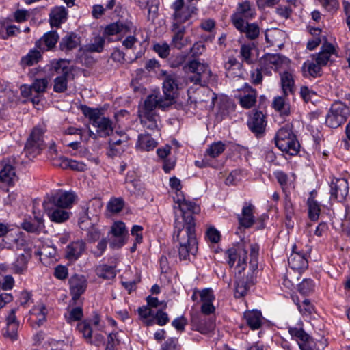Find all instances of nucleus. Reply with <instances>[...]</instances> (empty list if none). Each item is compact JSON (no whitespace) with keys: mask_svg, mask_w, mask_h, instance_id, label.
Masks as SVG:
<instances>
[{"mask_svg":"<svg viewBox=\"0 0 350 350\" xmlns=\"http://www.w3.org/2000/svg\"><path fill=\"white\" fill-rule=\"evenodd\" d=\"M170 186L176 191L174 200L177 208L182 212L180 217L176 216L173 238L179 243L178 252L181 260H186L189 254H196L198 251V242L196 235V224L191 213H197L199 208L195 203L186 200L180 193L182 185L180 180L172 177L170 179Z\"/></svg>","mask_w":350,"mask_h":350,"instance_id":"obj_1","label":"nucleus"},{"mask_svg":"<svg viewBox=\"0 0 350 350\" xmlns=\"http://www.w3.org/2000/svg\"><path fill=\"white\" fill-rule=\"evenodd\" d=\"M247 249L250 250L251 260L250 262L249 270L251 271L250 281H253V278L258 268L257 256L259 251V246L257 244H250L245 242H241L234 245L226 251L228 263L230 267L235 265V270L239 275L246 267V258Z\"/></svg>","mask_w":350,"mask_h":350,"instance_id":"obj_2","label":"nucleus"},{"mask_svg":"<svg viewBox=\"0 0 350 350\" xmlns=\"http://www.w3.org/2000/svg\"><path fill=\"white\" fill-rule=\"evenodd\" d=\"M83 111L84 115L90 120L92 125L96 128V133L90 130L87 131L88 138L96 139L98 136L106 137L112 132L111 121L103 116L99 109L85 107Z\"/></svg>","mask_w":350,"mask_h":350,"instance_id":"obj_3","label":"nucleus"},{"mask_svg":"<svg viewBox=\"0 0 350 350\" xmlns=\"http://www.w3.org/2000/svg\"><path fill=\"white\" fill-rule=\"evenodd\" d=\"M275 141L277 147L281 151L290 155H295L299 150V144L289 124L282 127L278 131Z\"/></svg>","mask_w":350,"mask_h":350,"instance_id":"obj_4","label":"nucleus"},{"mask_svg":"<svg viewBox=\"0 0 350 350\" xmlns=\"http://www.w3.org/2000/svg\"><path fill=\"white\" fill-rule=\"evenodd\" d=\"M164 77L162 90L163 93V98L166 104L163 105H172L178 95L179 90L181 89V83L180 77L175 73H167L163 72Z\"/></svg>","mask_w":350,"mask_h":350,"instance_id":"obj_5","label":"nucleus"},{"mask_svg":"<svg viewBox=\"0 0 350 350\" xmlns=\"http://www.w3.org/2000/svg\"><path fill=\"white\" fill-rule=\"evenodd\" d=\"M350 115L349 108L341 102L334 103L326 116V124L332 128H337L344 123Z\"/></svg>","mask_w":350,"mask_h":350,"instance_id":"obj_6","label":"nucleus"},{"mask_svg":"<svg viewBox=\"0 0 350 350\" xmlns=\"http://www.w3.org/2000/svg\"><path fill=\"white\" fill-rule=\"evenodd\" d=\"M45 131V127L42 126H35L33 129L25 147L27 154L34 157L44 148V135Z\"/></svg>","mask_w":350,"mask_h":350,"instance_id":"obj_7","label":"nucleus"},{"mask_svg":"<svg viewBox=\"0 0 350 350\" xmlns=\"http://www.w3.org/2000/svg\"><path fill=\"white\" fill-rule=\"evenodd\" d=\"M215 299L213 291L210 288L202 290L194 289L191 296V299L193 301L201 304V312L206 315L215 312V307L213 304Z\"/></svg>","mask_w":350,"mask_h":350,"instance_id":"obj_8","label":"nucleus"},{"mask_svg":"<svg viewBox=\"0 0 350 350\" xmlns=\"http://www.w3.org/2000/svg\"><path fill=\"white\" fill-rule=\"evenodd\" d=\"M256 15L255 9L249 1L239 3L235 12L232 15L231 20L237 29L243 28V23L245 20H250Z\"/></svg>","mask_w":350,"mask_h":350,"instance_id":"obj_9","label":"nucleus"},{"mask_svg":"<svg viewBox=\"0 0 350 350\" xmlns=\"http://www.w3.org/2000/svg\"><path fill=\"white\" fill-rule=\"evenodd\" d=\"M44 213L51 222L62 224L68 221L71 215L70 211L56 206L46 200L42 203Z\"/></svg>","mask_w":350,"mask_h":350,"instance_id":"obj_10","label":"nucleus"},{"mask_svg":"<svg viewBox=\"0 0 350 350\" xmlns=\"http://www.w3.org/2000/svg\"><path fill=\"white\" fill-rule=\"evenodd\" d=\"M288 333L296 340L301 350H315V342L304 330L301 323L297 327H289Z\"/></svg>","mask_w":350,"mask_h":350,"instance_id":"obj_11","label":"nucleus"},{"mask_svg":"<svg viewBox=\"0 0 350 350\" xmlns=\"http://www.w3.org/2000/svg\"><path fill=\"white\" fill-rule=\"evenodd\" d=\"M77 196L72 191H58L55 194L48 196L44 200L70 211L77 200Z\"/></svg>","mask_w":350,"mask_h":350,"instance_id":"obj_12","label":"nucleus"},{"mask_svg":"<svg viewBox=\"0 0 350 350\" xmlns=\"http://www.w3.org/2000/svg\"><path fill=\"white\" fill-rule=\"evenodd\" d=\"M172 8L174 11L173 18L174 22L181 25L188 21L194 14L196 8L189 5H185V0H175L172 5Z\"/></svg>","mask_w":350,"mask_h":350,"instance_id":"obj_13","label":"nucleus"},{"mask_svg":"<svg viewBox=\"0 0 350 350\" xmlns=\"http://www.w3.org/2000/svg\"><path fill=\"white\" fill-rule=\"evenodd\" d=\"M77 329L87 342L98 347L104 343V336L96 332L93 334V327L90 322L83 321L79 323Z\"/></svg>","mask_w":350,"mask_h":350,"instance_id":"obj_14","label":"nucleus"},{"mask_svg":"<svg viewBox=\"0 0 350 350\" xmlns=\"http://www.w3.org/2000/svg\"><path fill=\"white\" fill-rule=\"evenodd\" d=\"M187 80L194 84L205 85L211 77V72L208 67H188Z\"/></svg>","mask_w":350,"mask_h":350,"instance_id":"obj_15","label":"nucleus"},{"mask_svg":"<svg viewBox=\"0 0 350 350\" xmlns=\"http://www.w3.org/2000/svg\"><path fill=\"white\" fill-rule=\"evenodd\" d=\"M191 325L193 330L205 335L213 331L215 326L214 321L211 319L198 314L191 316Z\"/></svg>","mask_w":350,"mask_h":350,"instance_id":"obj_16","label":"nucleus"},{"mask_svg":"<svg viewBox=\"0 0 350 350\" xmlns=\"http://www.w3.org/2000/svg\"><path fill=\"white\" fill-rule=\"evenodd\" d=\"M349 192V185L345 178H333L330 183V195L332 198L343 201Z\"/></svg>","mask_w":350,"mask_h":350,"instance_id":"obj_17","label":"nucleus"},{"mask_svg":"<svg viewBox=\"0 0 350 350\" xmlns=\"http://www.w3.org/2000/svg\"><path fill=\"white\" fill-rule=\"evenodd\" d=\"M17 180L15 168L10 161L0 162V183L7 186L13 185Z\"/></svg>","mask_w":350,"mask_h":350,"instance_id":"obj_18","label":"nucleus"},{"mask_svg":"<svg viewBox=\"0 0 350 350\" xmlns=\"http://www.w3.org/2000/svg\"><path fill=\"white\" fill-rule=\"evenodd\" d=\"M16 309L14 308L10 310L6 317V327L3 331V336L12 341L18 339V329L19 327V321L16 316Z\"/></svg>","mask_w":350,"mask_h":350,"instance_id":"obj_19","label":"nucleus"},{"mask_svg":"<svg viewBox=\"0 0 350 350\" xmlns=\"http://www.w3.org/2000/svg\"><path fill=\"white\" fill-rule=\"evenodd\" d=\"M70 293L72 296L73 302L79 301L81 295H82L87 287V281L84 276L75 275L71 277L69 281Z\"/></svg>","mask_w":350,"mask_h":350,"instance_id":"obj_20","label":"nucleus"},{"mask_svg":"<svg viewBox=\"0 0 350 350\" xmlns=\"http://www.w3.org/2000/svg\"><path fill=\"white\" fill-rule=\"evenodd\" d=\"M280 84L284 95L294 94L295 92V82L294 73L288 70L279 72Z\"/></svg>","mask_w":350,"mask_h":350,"instance_id":"obj_21","label":"nucleus"},{"mask_svg":"<svg viewBox=\"0 0 350 350\" xmlns=\"http://www.w3.org/2000/svg\"><path fill=\"white\" fill-rule=\"evenodd\" d=\"M239 92L240 94L237 98L243 107L250 109L254 105L257 96L256 91L254 89L245 83L243 88L239 90Z\"/></svg>","mask_w":350,"mask_h":350,"instance_id":"obj_22","label":"nucleus"},{"mask_svg":"<svg viewBox=\"0 0 350 350\" xmlns=\"http://www.w3.org/2000/svg\"><path fill=\"white\" fill-rule=\"evenodd\" d=\"M164 101L165 99L159 96V92H154L146 98L139 112H154V109L157 107L162 109L169 107L170 105H163L164 103L166 104Z\"/></svg>","mask_w":350,"mask_h":350,"instance_id":"obj_23","label":"nucleus"},{"mask_svg":"<svg viewBox=\"0 0 350 350\" xmlns=\"http://www.w3.org/2000/svg\"><path fill=\"white\" fill-rule=\"evenodd\" d=\"M47 310L42 303L34 306L29 312V321L33 327L42 325L46 319Z\"/></svg>","mask_w":350,"mask_h":350,"instance_id":"obj_24","label":"nucleus"},{"mask_svg":"<svg viewBox=\"0 0 350 350\" xmlns=\"http://www.w3.org/2000/svg\"><path fill=\"white\" fill-rule=\"evenodd\" d=\"M111 232L117 238V240H113L111 242V246L116 247L123 246L126 243L125 238L128 235L124 223L122 221L114 222L111 226Z\"/></svg>","mask_w":350,"mask_h":350,"instance_id":"obj_25","label":"nucleus"},{"mask_svg":"<svg viewBox=\"0 0 350 350\" xmlns=\"http://www.w3.org/2000/svg\"><path fill=\"white\" fill-rule=\"evenodd\" d=\"M247 124L251 131L256 133H261L266 126L265 116L262 111H253L247 121Z\"/></svg>","mask_w":350,"mask_h":350,"instance_id":"obj_26","label":"nucleus"},{"mask_svg":"<svg viewBox=\"0 0 350 350\" xmlns=\"http://www.w3.org/2000/svg\"><path fill=\"white\" fill-rule=\"evenodd\" d=\"M254 206L250 203L245 202L242 208L241 213L238 215L239 225L243 228H250L254 223Z\"/></svg>","mask_w":350,"mask_h":350,"instance_id":"obj_27","label":"nucleus"},{"mask_svg":"<svg viewBox=\"0 0 350 350\" xmlns=\"http://www.w3.org/2000/svg\"><path fill=\"white\" fill-rule=\"evenodd\" d=\"M59 36L55 31H49L45 33L36 42V46L42 51L53 49L57 42Z\"/></svg>","mask_w":350,"mask_h":350,"instance_id":"obj_28","label":"nucleus"},{"mask_svg":"<svg viewBox=\"0 0 350 350\" xmlns=\"http://www.w3.org/2000/svg\"><path fill=\"white\" fill-rule=\"evenodd\" d=\"M289 267L295 271L301 272L307 269L308 266V260L304 254L293 252L288 257Z\"/></svg>","mask_w":350,"mask_h":350,"instance_id":"obj_29","label":"nucleus"},{"mask_svg":"<svg viewBox=\"0 0 350 350\" xmlns=\"http://www.w3.org/2000/svg\"><path fill=\"white\" fill-rule=\"evenodd\" d=\"M85 243L82 240H78L69 244L66 247V256L70 260H77L83 253Z\"/></svg>","mask_w":350,"mask_h":350,"instance_id":"obj_30","label":"nucleus"},{"mask_svg":"<svg viewBox=\"0 0 350 350\" xmlns=\"http://www.w3.org/2000/svg\"><path fill=\"white\" fill-rule=\"evenodd\" d=\"M67 68L68 67H64L62 75L54 79L53 90L57 93L64 92L67 90L68 80L73 79L72 74Z\"/></svg>","mask_w":350,"mask_h":350,"instance_id":"obj_31","label":"nucleus"},{"mask_svg":"<svg viewBox=\"0 0 350 350\" xmlns=\"http://www.w3.org/2000/svg\"><path fill=\"white\" fill-rule=\"evenodd\" d=\"M284 31L279 29H267L265 32L266 41L271 46L281 48L284 44Z\"/></svg>","mask_w":350,"mask_h":350,"instance_id":"obj_32","label":"nucleus"},{"mask_svg":"<svg viewBox=\"0 0 350 350\" xmlns=\"http://www.w3.org/2000/svg\"><path fill=\"white\" fill-rule=\"evenodd\" d=\"M288 95L277 96L273 98L272 107L282 116H288L291 113V105L287 100Z\"/></svg>","mask_w":350,"mask_h":350,"instance_id":"obj_33","label":"nucleus"},{"mask_svg":"<svg viewBox=\"0 0 350 350\" xmlns=\"http://www.w3.org/2000/svg\"><path fill=\"white\" fill-rule=\"evenodd\" d=\"M335 54V49L332 44L326 43L322 46L321 51L316 55V62L319 66L333 62L332 56Z\"/></svg>","mask_w":350,"mask_h":350,"instance_id":"obj_34","label":"nucleus"},{"mask_svg":"<svg viewBox=\"0 0 350 350\" xmlns=\"http://www.w3.org/2000/svg\"><path fill=\"white\" fill-rule=\"evenodd\" d=\"M172 31L174 32V36L172 40V45L178 49H182L185 43L184 42L183 38L185 33V26H182L177 23H173L172 25Z\"/></svg>","mask_w":350,"mask_h":350,"instance_id":"obj_35","label":"nucleus"},{"mask_svg":"<svg viewBox=\"0 0 350 350\" xmlns=\"http://www.w3.org/2000/svg\"><path fill=\"white\" fill-rule=\"evenodd\" d=\"M21 227L28 232L38 234L44 229V221L42 217L35 216L33 221H24Z\"/></svg>","mask_w":350,"mask_h":350,"instance_id":"obj_36","label":"nucleus"},{"mask_svg":"<svg viewBox=\"0 0 350 350\" xmlns=\"http://www.w3.org/2000/svg\"><path fill=\"white\" fill-rule=\"evenodd\" d=\"M250 274L251 271L248 270L245 280L241 275H239V280L237 282L235 286V296L237 297L244 296L247 293L250 286L254 283V281H250ZM254 275H256V273ZM254 278L255 275H254L253 280H254Z\"/></svg>","mask_w":350,"mask_h":350,"instance_id":"obj_37","label":"nucleus"},{"mask_svg":"<svg viewBox=\"0 0 350 350\" xmlns=\"http://www.w3.org/2000/svg\"><path fill=\"white\" fill-rule=\"evenodd\" d=\"M54 165L64 169L70 168L77 171H84L86 170V165L83 162L69 159L66 157H60L59 160L54 163Z\"/></svg>","mask_w":350,"mask_h":350,"instance_id":"obj_38","label":"nucleus"},{"mask_svg":"<svg viewBox=\"0 0 350 350\" xmlns=\"http://www.w3.org/2000/svg\"><path fill=\"white\" fill-rule=\"evenodd\" d=\"M80 43L79 37L75 33L66 35L60 42L59 47L62 51H70L77 47Z\"/></svg>","mask_w":350,"mask_h":350,"instance_id":"obj_39","label":"nucleus"},{"mask_svg":"<svg viewBox=\"0 0 350 350\" xmlns=\"http://www.w3.org/2000/svg\"><path fill=\"white\" fill-rule=\"evenodd\" d=\"M67 16V11L64 7H57L50 13V23L52 27H59L64 23Z\"/></svg>","mask_w":350,"mask_h":350,"instance_id":"obj_40","label":"nucleus"},{"mask_svg":"<svg viewBox=\"0 0 350 350\" xmlns=\"http://www.w3.org/2000/svg\"><path fill=\"white\" fill-rule=\"evenodd\" d=\"M244 318L252 329H257L262 325V314L258 310L245 312Z\"/></svg>","mask_w":350,"mask_h":350,"instance_id":"obj_41","label":"nucleus"},{"mask_svg":"<svg viewBox=\"0 0 350 350\" xmlns=\"http://www.w3.org/2000/svg\"><path fill=\"white\" fill-rule=\"evenodd\" d=\"M141 122L144 126L153 130L158 127L159 117L154 112H139Z\"/></svg>","mask_w":350,"mask_h":350,"instance_id":"obj_42","label":"nucleus"},{"mask_svg":"<svg viewBox=\"0 0 350 350\" xmlns=\"http://www.w3.org/2000/svg\"><path fill=\"white\" fill-rule=\"evenodd\" d=\"M75 302L70 301V304L68 307V312L65 314V318L68 323H70L73 321L80 320L83 315V309L79 304H77V306H72V304Z\"/></svg>","mask_w":350,"mask_h":350,"instance_id":"obj_43","label":"nucleus"},{"mask_svg":"<svg viewBox=\"0 0 350 350\" xmlns=\"http://www.w3.org/2000/svg\"><path fill=\"white\" fill-rule=\"evenodd\" d=\"M157 146V142L149 135H140L138 137L137 148L142 151H150Z\"/></svg>","mask_w":350,"mask_h":350,"instance_id":"obj_44","label":"nucleus"},{"mask_svg":"<svg viewBox=\"0 0 350 350\" xmlns=\"http://www.w3.org/2000/svg\"><path fill=\"white\" fill-rule=\"evenodd\" d=\"M129 27L121 22L113 23L108 25L105 32L107 35H115L118 33H126L129 32Z\"/></svg>","mask_w":350,"mask_h":350,"instance_id":"obj_45","label":"nucleus"},{"mask_svg":"<svg viewBox=\"0 0 350 350\" xmlns=\"http://www.w3.org/2000/svg\"><path fill=\"white\" fill-rule=\"evenodd\" d=\"M31 258V253L21 254L13 264V269L16 273H21L27 269V262Z\"/></svg>","mask_w":350,"mask_h":350,"instance_id":"obj_46","label":"nucleus"},{"mask_svg":"<svg viewBox=\"0 0 350 350\" xmlns=\"http://www.w3.org/2000/svg\"><path fill=\"white\" fill-rule=\"evenodd\" d=\"M96 273L99 278L105 280L113 279L116 275L114 267L108 266L107 265H102L97 267Z\"/></svg>","mask_w":350,"mask_h":350,"instance_id":"obj_47","label":"nucleus"},{"mask_svg":"<svg viewBox=\"0 0 350 350\" xmlns=\"http://www.w3.org/2000/svg\"><path fill=\"white\" fill-rule=\"evenodd\" d=\"M138 4L141 8L148 10V18L153 20L156 17L158 7L155 0H138Z\"/></svg>","mask_w":350,"mask_h":350,"instance_id":"obj_48","label":"nucleus"},{"mask_svg":"<svg viewBox=\"0 0 350 350\" xmlns=\"http://www.w3.org/2000/svg\"><path fill=\"white\" fill-rule=\"evenodd\" d=\"M265 61L267 64L273 66L288 65L290 63L288 58L280 54H268L266 55Z\"/></svg>","mask_w":350,"mask_h":350,"instance_id":"obj_49","label":"nucleus"},{"mask_svg":"<svg viewBox=\"0 0 350 350\" xmlns=\"http://www.w3.org/2000/svg\"><path fill=\"white\" fill-rule=\"evenodd\" d=\"M243 28L238 29L241 33H245L246 36L250 40L256 38L259 35V27L256 23H243Z\"/></svg>","mask_w":350,"mask_h":350,"instance_id":"obj_50","label":"nucleus"},{"mask_svg":"<svg viewBox=\"0 0 350 350\" xmlns=\"http://www.w3.org/2000/svg\"><path fill=\"white\" fill-rule=\"evenodd\" d=\"M56 254L57 251L55 247L48 245H43L42 247L36 252V255L40 256L41 261L44 260L46 258H55Z\"/></svg>","mask_w":350,"mask_h":350,"instance_id":"obj_51","label":"nucleus"},{"mask_svg":"<svg viewBox=\"0 0 350 350\" xmlns=\"http://www.w3.org/2000/svg\"><path fill=\"white\" fill-rule=\"evenodd\" d=\"M124 206V202L122 198H112L107 205V210L111 213L120 212Z\"/></svg>","mask_w":350,"mask_h":350,"instance_id":"obj_52","label":"nucleus"},{"mask_svg":"<svg viewBox=\"0 0 350 350\" xmlns=\"http://www.w3.org/2000/svg\"><path fill=\"white\" fill-rule=\"evenodd\" d=\"M308 215L310 219L316 221L318 219L320 213V206L313 198L308 200Z\"/></svg>","mask_w":350,"mask_h":350,"instance_id":"obj_53","label":"nucleus"},{"mask_svg":"<svg viewBox=\"0 0 350 350\" xmlns=\"http://www.w3.org/2000/svg\"><path fill=\"white\" fill-rule=\"evenodd\" d=\"M41 59V54L39 51L31 50L28 54L21 59L23 64L33 65L38 64Z\"/></svg>","mask_w":350,"mask_h":350,"instance_id":"obj_54","label":"nucleus"},{"mask_svg":"<svg viewBox=\"0 0 350 350\" xmlns=\"http://www.w3.org/2000/svg\"><path fill=\"white\" fill-rule=\"evenodd\" d=\"M252 47L250 45H242L240 50V55L242 59V64H254V57L252 55Z\"/></svg>","mask_w":350,"mask_h":350,"instance_id":"obj_55","label":"nucleus"},{"mask_svg":"<svg viewBox=\"0 0 350 350\" xmlns=\"http://www.w3.org/2000/svg\"><path fill=\"white\" fill-rule=\"evenodd\" d=\"M225 150V144L221 142L213 143L206 150V154L212 158H215Z\"/></svg>","mask_w":350,"mask_h":350,"instance_id":"obj_56","label":"nucleus"},{"mask_svg":"<svg viewBox=\"0 0 350 350\" xmlns=\"http://www.w3.org/2000/svg\"><path fill=\"white\" fill-rule=\"evenodd\" d=\"M301 72L303 76L311 80L316 77H321L323 74L321 67H302Z\"/></svg>","mask_w":350,"mask_h":350,"instance_id":"obj_57","label":"nucleus"},{"mask_svg":"<svg viewBox=\"0 0 350 350\" xmlns=\"http://www.w3.org/2000/svg\"><path fill=\"white\" fill-rule=\"evenodd\" d=\"M103 203L100 199H94L91 200L87 208L88 215L96 217L101 211Z\"/></svg>","mask_w":350,"mask_h":350,"instance_id":"obj_58","label":"nucleus"},{"mask_svg":"<svg viewBox=\"0 0 350 350\" xmlns=\"http://www.w3.org/2000/svg\"><path fill=\"white\" fill-rule=\"evenodd\" d=\"M105 40L100 36L95 37L94 40L86 46L87 50L90 52L100 53L103 50Z\"/></svg>","mask_w":350,"mask_h":350,"instance_id":"obj_59","label":"nucleus"},{"mask_svg":"<svg viewBox=\"0 0 350 350\" xmlns=\"http://www.w3.org/2000/svg\"><path fill=\"white\" fill-rule=\"evenodd\" d=\"M315 284L311 279H304L298 285L299 291L303 295H309L314 292Z\"/></svg>","mask_w":350,"mask_h":350,"instance_id":"obj_60","label":"nucleus"},{"mask_svg":"<svg viewBox=\"0 0 350 350\" xmlns=\"http://www.w3.org/2000/svg\"><path fill=\"white\" fill-rule=\"evenodd\" d=\"M127 141H128V136L127 135L124 133V132H116L115 133H113L110 139H109V144H116V145H123L124 144V146H126V144H127Z\"/></svg>","mask_w":350,"mask_h":350,"instance_id":"obj_61","label":"nucleus"},{"mask_svg":"<svg viewBox=\"0 0 350 350\" xmlns=\"http://www.w3.org/2000/svg\"><path fill=\"white\" fill-rule=\"evenodd\" d=\"M49 79L46 78L36 79L31 84L33 91L36 93H44L49 85Z\"/></svg>","mask_w":350,"mask_h":350,"instance_id":"obj_62","label":"nucleus"},{"mask_svg":"<svg viewBox=\"0 0 350 350\" xmlns=\"http://www.w3.org/2000/svg\"><path fill=\"white\" fill-rule=\"evenodd\" d=\"M153 49L162 58L167 57L170 53V46L166 42L154 44Z\"/></svg>","mask_w":350,"mask_h":350,"instance_id":"obj_63","label":"nucleus"},{"mask_svg":"<svg viewBox=\"0 0 350 350\" xmlns=\"http://www.w3.org/2000/svg\"><path fill=\"white\" fill-rule=\"evenodd\" d=\"M120 342L118 333H110L107 338V344L105 350H117Z\"/></svg>","mask_w":350,"mask_h":350,"instance_id":"obj_64","label":"nucleus"}]
</instances>
